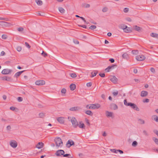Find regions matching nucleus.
<instances>
[{"mask_svg": "<svg viewBox=\"0 0 158 158\" xmlns=\"http://www.w3.org/2000/svg\"><path fill=\"white\" fill-rule=\"evenodd\" d=\"M124 104L125 106H130L132 109L136 110V111H139V109L136 104L131 102H127L126 99H125L124 100Z\"/></svg>", "mask_w": 158, "mask_h": 158, "instance_id": "f257e3e1", "label": "nucleus"}, {"mask_svg": "<svg viewBox=\"0 0 158 158\" xmlns=\"http://www.w3.org/2000/svg\"><path fill=\"white\" fill-rule=\"evenodd\" d=\"M68 118L69 121L71 122L73 127L76 128L78 126V123L75 117H69Z\"/></svg>", "mask_w": 158, "mask_h": 158, "instance_id": "f03ea898", "label": "nucleus"}, {"mask_svg": "<svg viewBox=\"0 0 158 158\" xmlns=\"http://www.w3.org/2000/svg\"><path fill=\"white\" fill-rule=\"evenodd\" d=\"M56 146L59 147L61 146V144H62L63 142L62 139L60 137H57L54 140Z\"/></svg>", "mask_w": 158, "mask_h": 158, "instance_id": "7ed1b4c3", "label": "nucleus"}, {"mask_svg": "<svg viewBox=\"0 0 158 158\" xmlns=\"http://www.w3.org/2000/svg\"><path fill=\"white\" fill-rule=\"evenodd\" d=\"M100 105L98 103L91 104H90V107H89V109H97L100 108Z\"/></svg>", "mask_w": 158, "mask_h": 158, "instance_id": "20e7f679", "label": "nucleus"}, {"mask_svg": "<svg viewBox=\"0 0 158 158\" xmlns=\"http://www.w3.org/2000/svg\"><path fill=\"white\" fill-rule=\"evenodd\" d=\"M12 72V70L11 69H3L2 72V73L3 74H8Z\"/></svg>", "mask_w": 158, "mask_h": 158, "instance_id": "39448f33", "label": "nucleus"}, {"mask_svg": "<svg viewBox=\"0 0 158 158\" xmlns=\"http://www.w3.org/2000/svg\"><path fill=\"white\" fill-rule=\"evenodd\" d=\"M10 145L14 148H16L17 146V143L15 140H11L10 142Z\"/></svg>", "mask_w": 158, "mask_h": 158, "instance_id": "423d86ee", "label": "nucleus"}, {"mask_svg": "<svg viewBox=\"0 0 158 158\" xmlns=\"http://www.w3.org/2000/svg\"><path fill=\"white\" fill-rule=\"evenodd\" d=\"M136 59L138 60L142 61L145 59V57L143 55H139L136 56Z\"/></svg>", "mask_w": 158, "mask_h": 158, "instance_id": "0eeeda50", "label": "nucleus"}, {"mask_svg": "<svg viewBox=\"0 0 158 158\" xmlns=\"http://www.w3.org/2000/svg\"><path fill=\"white\" fill-rule=\"evenodd\" d=\"M64 154V151L62 150H57L55 154L57 156H60L61 155H63Z\"/></svg>", "mask_w": 158, "mask_h": 158, "instance_id": "6e6552de", "label": "nucleus"}, {"mask_svg": "<svg viewBox=\"0 0 158 158\" xmlns=\"http://www.w3.org/2000/svg\"><path fill=\"white\" fill-rule=\"evenodd\" d=\"M45 84V81L42 80H39L35 82V84L37 85H43Z\"/></svg>", "mask_w": 158, "mask_h": 158, "instance_id": "1a4fd4ad", "label": "nucleus"}, {"mask_svg": "<svg viewBox=\"0 0 158 158\" xmlns=\"http://www.w3.org/2000/svg\"><path fill=\"white\" fill-rule=\"evenodd\" d=\"M81 108L78 106H74L72 107L69 109V110L71 111H74L81 110Z\"/></svg>", "mask_w": 158, "mask_h": 158, "instance_id": "9d476101", "label": "nucleus"}, {"mask_svg": "<svg viewBox=\"0 0 158 158\" xmlns=\"http://www.w3.org/2000/svg\"><path fill=\"white\" fill-rule=\"evenodd\" d=\"M57 121L60 123L62 124L64 122V118L62 117H60L57 118Z\"/></svg>", "mask_w": 158, "mask_h": 158, "instance_id": "9b49d317", "label": "nucleus"}, {"mask_svg": "<svg viewBox=\"0 0 158 158\" xmlns=\"http://www.w3.org/2000/svg\"><path fill=\"white\" fill-rule=\"evenodd\" d=\"M148 94V93L147 91L143 90L141 92L140 96L142 97H144L147 96Z\"/></svg>", "mask_w": 158, "mask_h": 158, "instance_id": "f8f14e48", "label": "nucleus"}, {"mask_svg": "<svg viewBox=\"0 0 158 158\" xmlns=\"http://www.w3.org/2000/svg\"><path fill=\"white\" fill-rule=\"evenodd\" d=\"M110 80L112 82L114 83H116L117 81V79L115 76H113L110 79Z\"/></svg>", "mask_w": 158, "mask_h": 158, "instance_id": "ddd939ff", "label": "nucleus"}, {"mask_svg": "<svg viewBox=\"0 0 158 158\" xmlns=\"http://www.w3.org/2000/svg\"><path fill=\"white\" fill-rule=\"evenodd\" d=\"M44 145V143L42 142H39L36 145V147L38 149L42 148Z\"/></svg>", "mask_w": 158, "mask_h": 158, "instance_id": "4468645a", "label": "nucleus"}, {"mask_svg": "<svg viewBox=\"0 0 158 158\" xmlns=\"http://www.w3.org/2000/svg\"><path fill=\"white\" fill-rule=\"evenodd\" d=\"M110 107L111 109L114 110H116L118 109V106H117L114 103H112L110 105Z\"/></svg>", "mask_w": 158, "mask_h": 158, "instance_id": "2eb2a0df", "label": "nucleus"}, {"mask_svg": "<svg viewBox=\"0 0 158 158\" xmlns=\"http://www.w3.org/2000/svg\"><path fill=\"white\" fill-rule=\"evenodd\" d=\"M25 70H23L22 71H19L17 72L16 73H15V74L14 75V77L17 78L21 74L23 73Z\"/></svg>", "mask_w": 158, "mask_h": 158, "instance_id": "dca6fc26", "label": "nucleus"}, {"mask_svg": "<svg viewBox=\"0 0 158 158\" xmlns=\"http://www.w3.org/2000/svg\"><path fill=\"white\" fill-rule=\"evenodd\" d=\"M113 113L112 112H109L108 111H106V115L107 117H112V116Z\"/></svg>", "mask_w": 158, "mask_h": 158, "instance_id": "f3484780", "label": "nucleus"}, {"mask_svg": "<svg viewBox=\"0 0 158 158\" xmlns=\"http://www.w3.org/2000/svg\"><path fill=\"white\" fill-rule=\"evenodd\" d=\"M70 88L71 90H73L76 89V85L75 84H72L70 85Z\"/></svg>", "mask_w": 158, "mask_h": 158, "instance_id": "a211bd4d", "label": "nucleus"}, {"mask_svg": "<svg viewBox=\"0 0 158 158\" xmlns=\"http://www.w3.org/2000/svg\"><path fill=\"white\" fill-rule=\"evenodd\" d=\"M151 36L153 37L158 39V34L152 33L151 34Z\"/></svg>", "mask_w": 158, "mask_h": 158, "instance_id": "6ab92c4d", "label": "nucleus"}, {"mask_svg": "<svg viewBox=\"0 0 158 158\" xmlns=\"http://www.w3.org/2000/svg\"><path fill=\"white\" fill-rule=\"evenodd\" d=\"M68 144H69V147L71 146L74 145V142L72 141H70V140H69L68 141L67 143V145Z\"/></svg>", "mask_w": 158, "mask_h": 158, "instance_id": "aec40b11", "label": "nucleus"}, {"mask_svg": "<svg viewBox=\"0 0 158 158\" xmlns=\"http://www.w3.org/2000/svg\"><path fill=\"white\" fill-rule=\"evenodd\" d=\"M82 6L83 7L86 8H89L90 6L89 4L85 3L82 4Z\"/></svg>", "mask_w": 158, "mask_h": 158, "instance_id": "412c9836", "label": "nucleus"}, {"mask_svg": "<svg viewBox=\"0 0 158 158\" xmlns=\"http://www.w3.org/2000/svg\"><path fill=\"white\" fill-rule=\"evenodd\" d=\"M152 118L155 121L158 122V117L156 115H154L152 116Z\"/></svg>", "mask_w": 158, "mask_h": 158, "instance_id": "4be33fe9", "label": "nucleus"}, {"mask_svg": "<svg viewBox=\"0 0 158 158\" xmlns=\"http://www.w3.org/2000/svg\"><path fill=\"white\" fill-rule=\"evenodd\" d=\"M59 11L61 13H64L65 11V10L64 9L61 7H59L58 8Z\"/></svg>", "mask_w": 158, "mask_h": 158, "instance_id": "5701e85b", "label": "nucleus"}, {"mask_svg": "<svg viewBox=\"0 0 158 158\" xmlns=\"http://www.w3.org/2000/svg\"><path fill=\"white\" fill-rule=\"evenodd\" d=\"M80 124H78V126H79V127L80 128H84L85 127V125L83 123H82V122H80Z\"/></svg>", "mask_w": 158, "mask_h": 158, "instance_id": "b1692460", "label": "nucleus"}, {"mask_svg": "<svg viewBox=\"0 0 158 158\" xmlns=\"http://www.w3.org/2000/svg\"><path fill=\"white\" fill-rule=\"evenodd\" d=\"M98 73V71H94L91 73L92 76L91 77H93L96 76L97 74Z\"/></svg>", "mask_w": 158, "mask_h": 158, "instance_id": "393cba45", "label": "nucleus"}, {"mask_svg": "<svg viewBox=\"0 0 158 158\" xmlns=\"http://www.w3.org/2000/svg\"><path fill=\"white\" fill-rule=\"evenodd\" d=\"M85 113L87 114L90 115L91 116H92L93 114V113L90 110H88L86 111L85 112Z\"/></svg>", "mask_w": 158, "mask_h": 158, "instance_id": "a878e982", "label": "nucleus"}, {"mask_svg": "<svg viewBox=\"0 0 158 158\" xmlns=\"http://www.w3.org/2000/svg\"><path fill=\"white\" fill-rule=\"evenodd\" d=\"M35 2L38 5H41L42 4V2L40 0H35Z\"/></svg>", "mask_w": 158, "mask_h": 158, "instance_id": "bb28decb", "label": "nucleus"}, {"mask_svg": "<svg viewBox=\"0 0 158 158\" xmlns=\"http://www.w3.org/2000/svg\"><path fill=\"white\" fill-rule=\"evenodd\" d=\"M134 29L135 30L137 31H139L140 30L141 28L137 26H135L134 27Z\"/></svg>", "mask_w": 158, "mask_h": 158, "instance_id": "cd10ccee", "label": "nucleus"}, {"mask_svg": "<svg viewBox=\"0 0 158 158\" xmlns=\"http://www.w3.org/2000/svg\"><path fill=\"white\" fill-rule=\"evenodd\" d=\"M138 121L139 122V123L141 124H144L145 123L144 121L142 119H139Z\"/></svg>", "mask_w": 158, "mask_h": 158, "instance_id": "c85d7f7f", "label": "nucleus"}, {"mask_svg": "<svg viewBox=\"0 0 158 158\" xmlns=\"http://www.w3.org/2000/svg\"><path fill=\"white\" fill-rule=\"evenodd\" d=\"M2 79L3 80H6L8 81H9L10 79V77H3Z\"/></svg>", "mask_w": 158, "mask_h": 158, "instance_id": "c756f323", "label": "nucleus"}, {"mask_svg": "<svg viewBox=\"0 0 158 158\" xmlns=\"http://www.w3.org/2000/svg\"><path fill=\"white\" fill-rule=\"evenodd\" d=\"M127 26L123 25V24H122L120 26V28L123 29L124 30V29H125L126 28H127Z\"/></svg>", "mask_w": 158, "mask_h": 158, "instance_id": "7c9ffc66", "label": "nucleus"}, {"mask_svg": "<svg viewBox=\"0 0 158 158\" xmlns=\"http://www.w3.org/2000/svg\"><path fill=\"white\" fill-rule=\"evenodd\" d=\"M117 66V65H113L111 66H108L109 68L110 69V70L113 69L114 68L116 67Z\"/></svg>", "mask_w": 158, "mask_h": 158, "instance_id": "2f4dec72", "label": "nucleus"}, {"mask_svg": "<svg viewBox=\"0 0 158 158\" xmlns=\"http://www.w3.org/2000/svg\"><path fill=\"white\" fill-rule=\"evenodd\" d=\"M124 31L125 32H128L130 31V28L129 27H127L125 29H124Z\"/></svg>", "mask_w": 158, "mask_h": 158, "instance_id": "473e14b6", "label": "nucleus"}, {"mask_svg": "<svg viewBox=\"0 0 158 158\" xmlns=\"http://www.w3.org/2000/svg\"><path fill=\"white\" fill-rule=\"evenodd\" d=\"M152 139H153V140L154 141V142H155V143L156 144L158 145V139L156 138H155V137H153Z\"/></svg>", "mask_w": 158, "mask_h": 158, "instance_id": "72a5a7b5", "label": "nucleus"}, {"mask_svg": "<svg viewBox=\"0 0 158 158\" xmlns=\"http://www.w3.org/2000/svg\"><path fill=\"white\" fill-rule=\"evenodd\" d=\"M137 142L136 141H135L132 142V145L133 147H135L137 145Z\"/></svg>", "mask_w": 158, "mask_h": 158, "instance_id": "f704fd0d", "label": "nucleus"}, {"mask_svg": "<svg viewBox=\"0 0 158 158\" xmlns=\"http://www.w3.org/2000/svg\"><path fill=\"white\" fill-rule=\"evenodd\" d=\"M128 55L126 53H123L122 55V57L123 58H127V57Z\"/></svg>", "mask_w": 158, "mask_h": 158, "instance_id": "c9c22d12", "label": "nucleus"}, {"mask_svg": "<svg viewBox=\"0 0 158 158\" xmlns=\"http://www.w3.org/2000/svg\"><path fill=\"white\" fill-rule=\"evenodd\" d=\"M110 150L112 152L115 153H118V151H117V150H116L115 149H111Z\"/></svg>", "mask_w": 158, "mask_h": 158, "instance_id": "e433bc0d", "label": "nucleus"}, {"mask_svg": "<svg viewBox=\"0 0 158 158\" xmlns=\"http://www.w3.org/2000/svg\"><path fill=\"white\" fill-rule=\"evenodd\" d=\"M96 28V26L95 25H91L89 27V29L91 30H94Z\"/></svg>", "mask_w": 158, "mask_h": 158, "instance_id": "4c0bfd02", "label": "nucleus"}, {"mask_svg": "<svg viewBox=\"0 0 158 158\" xmlns=\"http://www.w3.org/2000/svg\"><path fill=\"white\" fill-rule=\"evenodd\" d=\"M132 53L134 55H137L138 54V50H133L132 51Z\"/></svg>", "mask_w": 158, "mask_h": 158, "instance_id": "58836bf2", "label": "nucleus"}, {"mask_svg": "<svg viewBox=\"0 0 158 158\" xmlns=\"http://www.w3.org/2000/svg\"><path fill=\"white\" fill-rule=\"evenodd\" d=\"M71 77L72 78H75L76 77L77 75L75 73H71L70 74Z\"/></svg>", "mask_w": 158, "mask_h": 158, "instance_id": "ea45409f", "label": "nucleus"}, {"mask_svg": "<svg viewBox=\"0 0 158 158\" xmlns=\"http://www.w3.org/2000/svg\"><path fill=\"white\" fill-rule=\"evenodd\" d=\"M41 55L44 57H46L48 55L47 53L44 52L43 51L42 53H41Z\"/></svg>", "mask_w": 158, "mask_h": 158, "instance_id": "a19ab883", "label": "nucleus"}, {"mask_svg": "<svg viewBox=\"0 0 158 158\" xmlns=\"http://www.w3.org/2000/svg\"><path fill=\"white\" fill-rule=\"evenodd\" d=\"M17 100L18 102H21L23 101V98L21 97H18Z\"/></svg>", "mask_w": 158, "mask_h": 158, "instance_id": "79ce46f5", "label": "nucleus"}, {"mask_svg": "<svg viewBox=\"0 0 158 158\" xmlns=\"http://www.w3.org/2000/svg\"><path fill=\"white\" fill-rule=\"evenodd\" d=\"M118 94V92L117 91L113 92L112 94L114 96H117Z\"/></svg>", "mask_w": 158, "mask_h": 158, "instance_id": "37998d69", "label": "nucleus"}, {"mask_svg": "<svg viewBox=\"0 0 158 158\" xmlns=\"http://www.w3.org/2000/svg\"><path fill=\"white\" fill-rule=\"evenodd\" d=\"M143 101L144 103H145V102L148 103V102H149V100L148 99L146 98V99H143Z\"/></svg>", "mask_w": 158, "mask_h": 158, "instance_id": "c03bdc74", "label": "nucleus"}, {"mask_svg": "<svg viewBox=\"0 0 158 158\" xmlns=\"http://www.w3.org/2000/svg\"><path fill=\"white\" fill-rule=\"evenodd\" d=\"M66 92V89L64 88L62 89L61 90L62 93L65 94Z\"/></svg>", "mask_w": 158, "mask_h": 158, "instance_id": "a18cd8bd", "label": "nucleus"}, {"mask_svg": "<svg viewBox=\"0 0 158 158\" xmlns=\"http://www.w3.org/2000/svg\"><path fill=\"white\" fill-rule=\"evenodd\" d=\"M107 10H108V8L107 7H104L103 8L102 11L103 12H106V11H107Z\"/></svg>", "mask_w": 158, "mask_h": 158, "instance_id": "49530a36", "label": "nucleus"}, {"mask_svg": "<svg viewBox=\"0 0 158 158\" xmlns=\"http://www.w3.org/2000/svg\"><path fill=\"white\" fill-rule=\"evenodd\" d=\"M25 46L27 47L28 48H31V46L27 42L25 43Z\"/></svg>", "mask_w": 158, "mask_h": 158, "instance_id": "de8ad7c7", "label": "nucleus"}, {"mask_svg": "<svg viewBox=\"0 0 158 158\" xmlns=\"http://www.w3.org/2000/svg\"><path fill=\"white\" fill-rule=\"evenodd\" d=\"M44 115V113H41L39 114V116L40 118L43 117Z\"/></svg>", "mask_w": 158, "mask_h": 158, "instance_id": "09e8293b", "label": "nucleus"}, {"mask_svg": "<svg viewBox=\"0 0 158 158\" xmlns=\"http://www.w3.org/2000/svg\"><path fill=\"white\" fill-rule=\"evenodd\" d=\"M23 30V27H20L18 28V30L19 32H21Z\"/></svg>", "mask_w": 158, "mask_h": 158, "instance_id": "8fccbe9b", "label": "nucleus"}, {"mask_svg": "<svg viewBox=\"0 0 158 158\" xmlns=\"http://www.w3.org/2000/svg\"><path fill=\"white\" fill-rule=\"evenodd\" d=\"M17 51L19 52H20L22 50V48L20 46H18L17 48Z\"/></svg>", "mask_w": 158, "mask_h": 158, "instance_id": "3c124183", "label": "nucleus"}, {"mask_svg": "<svg viewBox=\"0 0 158 158\" xmlns=\"http://www.w3.org/2000/svg\"><path fill=\"white\" fill-rule=\"evenodd\" d=\"M99 75L102 77H105V74L104 73H99Z\"/></svg>", "mask_w": 158, "mask_h": 158, "instance_id": "603ef678", "label": "nucleus"}, {"mask_svg": "<svg viewBox=\"0 0 158 158\" xmlns=\"http://www.w3.org/2000/svg\"><path fill=\"white\" fill-rule=\"evenodd\" d=\"M150 71L152 72L153 73H155V70L153 68H151L150 69Z\"/></svg>", "mask_w": 158, "mask_h": 158, "instance_id": "864d4df0", "label": "nucleus"}, {"mask_svg": "<svg viewBox=\"0 0 158 158\" xmlns=\"http://www.w3.org/2000/svg\"><path fill=\"white\" fill-rule=\"evenodd\" d=\"M143 132L144 134L146 135V136H148V133L147 132V131L145 130H144L143 131Z\"/></svg>", "mask_w": 158, "mask_h": 158, "instance_id": "5fc2aeb1", "label": "nucleus"}, {"mask_svg": "<svg viewBox=\"0 0 158 158\" xmlns=\"http://www.w3.org/2000/svg\"><path fill=\"white\" fill-rule=\"evenodd\" d=\"M129 9L128 8H125L124 9V11L125 13H127L128 12Z\"/></svg>", "mask_w": 158, "mask_h": 158, "instance_id": "6e6d98bb", "label": "nucleus"}, {"mask_svg": "<svg viewBox=\"0 0 158 158\" xmlns=\"http://www.w3.org/2000/svg\"><path fill=\"white\" fill-rule=\"evenodd\" d=\"M86 85L87 87H90L92 85V83L91 82H88L87 83Z\"/></svg>", "mask_w": 158, "mask_h": 158, "instance_id": "4d7b16f0", "label": "nucleus"}, {"mask_svg": "<svg viewBox=\"0 0 158 158\" xmlns=\"http://www.w3.org/2000/svg\"><path fill=\"white\" fill-rule=\"evenodd\" d=\"M78 26L80 27H82L85 28H86V26L85 25H78Z\"/></svg>", "mask_w": 158, "mask_h": 158, "instance_id": "13d9d810", "label": "nucleus"}, {"mask_svg": "<svg viewBox=\"0 0 158 158\" xmlns=\"http://www.w3.org/2000/svg\"><path fill=\"white\" fill-rule=\"evenodd\" d=\"M5 53L4 51H2L0 54V56H4L5 55Z\"/></svg>", "mask_w": 158, "mask_h": 158, "instance_id": "bf43d9fd", "label": "nucleus"}, {"mask_svg": "<svg viewBox=\"0 0 158 158\" xmlns=\"http://www.w3.org/2000/svg\"><path fill=\"white\" fill-rule=\"evenodd\" d=\"M109 61L111 63H113L114 62V60L113 58H110L109 59Z\"/></svg>", "mask_w": 158, "mask_h": 158, "instance_id": "052dcab7", "label": "nucleus"}, {"mask_svg": "<svg viewBox=\"0 0 158 158\" xmlns=\"http://www.w3.org/2000/svg\"><path fill=\"white\" fill-rule=\"evenodd\" d=\"M117 151H118V152H119L120 153V154H123V151H122L121 150H119V149L117 150Z\"/></svg>", "mask_w": 158, "mask_h": 158, "instance_id": "680f3d73", "label": "nucleus"}, {"mask_svg": "<svg viewBox=\"0 0 158 158\" xmlns=\"http://www.w3.org/2000/svg\"><path fill=\"white\" fill-rule=\"evenodd\" d=\"M70 155L69 154H64L63 155V156L64 157H67L69 156H70Z\"/></svg>", "mask_w": 158, "mask_h": 158, "instance_id": "e2e57ef3", "label": "nucleus"}, {"mask_svg": "<svg viewBox=\"0 0 158 158\" xmlns=\"http://www.w3.org/2000/svg\"><path fill=\"white\" fill-rule=\"evenodd\" d=\"M110 70V69L108 67L106 69H105V71L106 72H109Z\"/></svg>", "mask_w": 158, "mask_h": 158, "instance_id": "0e129e2a", "label": "nucleus"}, {"mask_svg": "<svg viewBox=\"0 0 158 158\" xmlns=\"http://www.w3.org/2000/svg\"><path fill=\"white\" fill-rule=\"evenodd\" d=\"M74 43L76 44H78L79 43V41L77 40H74Z\"/></svg>", "mask_w": 158, "mask_h": 158, "instance_id": "69168bd1", "label": "nucleus"}, {"mask_svg": "<svg viewBox=\"0 0 158 158\" xmlns=\"http://www.w3.org/2000/svg\"><path fill=\"white\" fill-rule=\"evenodd\" d=\"M11 129V127L10 125L7 126L6 127V129L8 130H10Z\"/></svg>", "mask_w": 158, "mask_h": 158, "instance_id": "338daca9", "label": "nucleus"}, {"mask_svg": "<svg viewBox=\"0 0 158 158\" xmlns=\"http://www.w3.org/2000/svg\"><path fill=\"white\" fill-rule=\"evenodd\" d=\"M154 132L158 136V131L157 130H155Z\"/></svg>", "mask_w": 158, "mask_h": 158, "instance_id": "774afa93", "label": "nucleus"}]
</instances>
